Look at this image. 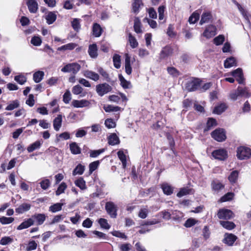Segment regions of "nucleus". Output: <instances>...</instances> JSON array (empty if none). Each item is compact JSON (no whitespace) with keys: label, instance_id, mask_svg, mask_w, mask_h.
Returning <instances> with one entry per match:
<instances>
[{"label":"nucleus","instance_id":"1a4fd4ad","mask_svg":"<svg viewBox=\"0 0 251 251\" xmlns=\"http://www.w3.org/2000/svg\"><path fill=\"white\" fill-rule=\"evenodd\" d=\"M231 75L234 77L239 84H244L245 79L243 76L242 70L241 68H238L231 72Z\"/></svg>","mask_w":251,"mask_h":251},{"label":"nucleus","instance_id":"5fc2aeb1","mask_svg":"<svg viewBox=\"0 0 251 251\" xmlns=\"http://www.w3.org/2000/svg\"><path fill=\"white\" fill-rule=\"evenodd\" d=\"M40 186L43 190H47L50 185V182L49 179L45 178L40 182Z\"/></svg>","mask_w":251,"mask_h":251},{"label":"nucleus","instance_id":"13d9d810","mask_svg":"<svg viewBox=\"0 0 251 251\" xmlns=\"http://www.w3.org/2000/svg\"><path fill=\"white\" fill-rule=\"evenodd\" d=\"M14 80L19 84L23 85L26 81V77L23 75H19L14 77Z\"/></svg>","mask_w":251,"mask_h":251},{"label":"nucleus","instance_id":"a19ab883","mask_svg":"<svg viewBox=\"0 0 251 251\" xmlns=\"http://www.w3.org/2000/svg\"><path fill=\"white\" fill-rule=\"evenodd\" d=\"M117 155L119 159L121 161L122 163L123 168H126V155L124 153V151L122 150L119 151L117 152Z\"/></svg>","mask_w":251,"mask_h":251},{"label":"nucleus","instance_id":"412c9836","mask_svg":"<svg viewBox=\"0 0 251 251\" xmlns=\"http://www.w3.org/2000/svg\"><path fill=\"white\" fill-rule=\"evenodd\" d=\"M91 57L95 58L98 56V49L96 44L90 45L88 50Z\"/></svg>","mask_w":251,"mask_h":251},{"label":"nucleus","instance_id":"f257e3e1","mask_svg":"<svg viewBox=\"0 0 251 251\" xmlns=\"http://www.w3.org/2000/svg\"><path fill=\"white\" fill-rule=\"evenodd\" d=\"M237 156L240 160L247 159L251 156V150L248 147L241 146L237 150Z\"/></svg>","mask_w":251,"mask_h":251},{"label":"nucleus","instance_id":"20e7f679","mask_svg":"<svg viewBox=\"0 0 251 251\" xmlns=\"http://www.w3.org/2000/svg\"><path fill=\"white\" fill-rule=\"evenodd\" d=\"M111 86L106 83L99 84L96 86V91L99 96L102 97L112 91Z\"/></svg>","mask_w":251,"mask_h":251},{"label":"nucleus","instance_id":"bf43d9fd","mask_svg":"<svg viewBox=\"0 0 251 251\" xmlns=\"http://www.w3.org/2000/svg\"><path fill=\"white\" fill-rule=\"evenodd\" d=\"M225 41V37L223 35H220L215 37L213 40L214 44L216 46L222 45Z\"/></svg>","mask_w":251,"mask_h":251},{"label":"nucleus","instance_id":"72a5a7b5","mask_svg":"<svg viewBox=\"0 0 251 251\" xmlns=\"http://www.w3.org/2000/svg\"><path fill=\"white\" fill-rule=\"evenodd\" d=\"M84 170L85 166L81 164H79L73 170V175L74 176L77 175H81L84 173Z\"/></svg>","mask_w":251,"mask_h":251},{"label":"nucleus","instance_id":"4c0bfd02","mask_svg":"<svg viewBox=\"0 0 251 251\" xmlns=\"http://www.w3.org/2000/svg\"><path fill=\"white\" fill-rule=\"evenodd\" d=\"M192 189L188 187H184L180 189L179 191L177 193L176 196L179 198H181L185 195L191 194L192 192Z\"/></svg>","mask_w":251,"mask_h":251},{"label":"nucleus","instance_id":"de8ad7c7","mask_svg":"<svg viewBox=\"0 0 251 251\" xmlns=\"http://www.w3.org/2000/svg\"><path fill=\"white\" fill-rule=\"evenodd\" d=\"M238 172L237 171H232L228 176L229 181L232 183H235L238 177Z\"/></svg>","mask_w":251,"mask_h":251},{"label":"nucleus","instance_id":"338daca9","mask_svg":"<svg viewBox=\"0 0 251 251\" xmlns=\"http://www.w3.org/2000/svg\"><path fill=\"white\" fill-rule=\"evenodd\" d=\"M100 164L99 161H96L91 163L89 164V172L91 174L93 172L96 170Z\"/></svg>","mask_w":251,"mask_h":251},{"label":"nucleus","instance_id":"680f3d73","mask_svg":"<svg viewBox=\"0 0 251 251\" xmlns=\"http://www.w3.org/2000/svg\"><path fill=\"white\" fill-rule=\"evenodd\" d=\"M237 90L238 91V93H239V94L240 95L241 97H249V93L247 91V88L246 87L242 88L241 87L239 86L237 88Z\"/></svg>","mask_w":251,"mask_h":251},{"label":"nucleus","instance_id":"dca6fc26","mask_svg":"<svg viewBox=\"0 0 251 251\" xmlns=\"http://www.w3.org/2000/svg\"><path fill=\"white\" fill-rule=\"evenodd\" d=\"M34 224V220L32 218H29L23 222L17 227L18 230H22L27 228Z\"/></svg>","mask_w":251,"mask_h":251},{"label":"nucleus","instance_id":"2eb2a0df","mask_svg":"<svg viewBox=\"0 0 251 251\" xmlns=\"http://www.w3.org/2000/svg\"><path fill=\"white\" fill-rule=\"evenodd\" d=\"M212 15L210 12H204L202 13L201 17V19L200 22L201 25H203L205 23H208L212 22Z\"/></svg>","mask_w":251,"mask_h":251},{"label":"nucleus","instance_id":"423d86ee","mask_svg":"<svg viewBox=\"0 0 251 251\" xmlns=\"http://www.w3.org/2000/svg\"><path fill=\"white\" fill-rule=\"evenodd\" d=\"M105 209L111 218H115L117 217L118 208L114 202L111 201L107 202L105 204Z\"/></svg>","mask_w":251,"mask_h":251},{"label":"nucleus","instance_id":"49530a36","mask_svg":"<svg viewBox=\"0 0 251 251\" xmlns=\"http://www.w3.org/2000/svg\"><path fill=\"white\" fill-rule=\"evenodd\" d=\"M67 187V184L66 183L63 182H62L58 186L57 190L55 192V194L56 196H59L60 194L64 193L65 190L66 189Z\"/></svg>","mask_w":251,"mask_h":251},{"label":"nucleus","instance_id":"4be33fe9","mask_svg":"<svg viewBox=\"0 0 251 251\" xmlns=\"http://www.w3.org/2000/svg\"><path fill=\"white\" fill-rule=\"evenodd\" d=\"M108 143L109 145L114 146L119 144L120 140L115 133H112L108 137Z\"/></svg>","mask_w":251,"mask_h":251},{"label":"nucleus","instance_id":"f8f14e48","mask_svg":"<svg viewBox=\"0 0 251 251\" xmlns=\"http://www.w3.org/2000/svg\"><path fill=\"white\" fill-rule=\"evenodd\" d=\"M90 102L86 100H73L72 102V105L75 108H83L89 106Z\"/></svg>","mask_w":251,"mask_h":251},{"label":"nucleus","instance_id":"4468645a","mask_svg":"<svg viewBox=\"0 0 251 251\" xmlns=\"http://www.w3.org/2000/svg\"><path fill=\"white\" fill-rule=\"evenodd\" d=\"M62 118L61 114H58L53 120V128L56 131H59L62 126Z\"/></svg>","mask_w":251,"mask_h":251},{"label":"nucleus","instance_id":"e2e57ef3","mask_svg":"<svg viewBox=\"0 0 251 251\" xmlns=\"http://www.w3.org/2000/svg\"><path fill=\"white\" fill-rule=\"evenodd\" d=\"M104 124L108 128H114L116 126V123L112 119H107L105 121Z\"/></svg>","mask_w":251,"mask_h":251},{"label":"nucleus","instance_id":"a878e982","mask_svg":"<svg viewBox=\"0 0 251 251\" xmlns=\"http://www.w3.org/2000/svg\"><path fill=\"white\" fill-rule=\"evenodd\" d=\"M119 77L121 85L123 88L130 89L132 88V86L130 81L126 80L122 75H119Z\"/></svg>","mask_w":251,"mask_h":251},{"label":"nucleus","instance_id":"7ed1b4c3","mask_svg":"<svg viewBox=\"0 0 251 251\" xmlns=\"http://www.w3.org/2000/svg\"><path fill=\"white\" fill-rule=\"evenodd\" d=\"M80 68V65L77 63H69L61 69V71L64 73H72L75 75L79 71Z\"/></svg>","mask_w":251,"mask_h":251},{"label":"nucleus","instance_id":"c756f323","mask_svg":"<svg viewBox=\"0 0 251 251\" xmlns=\"http://www.w3.org/2000/svg\"><path fill=\"white\" fill-rule=\"evenodd\" d=\"M93 33L95 37H100L102 33V28L100 25L95 23L93 26Z\"/></svg>","mask_w":251,"mask_h":251},{"label":"nucleus","instance_id":"69168bd1","mask_svg":"<svg viewBox=\"0 0 251 251\" xmlns=\"http://www.w3.org/2000/svg\"><path fill=\"white\" fill-rule=\"evenodd\" d=\"M233 196L234 194L233 193H227L221 198V201L222 202H225L226 201H230L232 199Z\"/></svg>","mask_w":251,"mask_h":251},{"label":"nucleus","instance_id":"6e6552de","mask_svg":"<svg viewBox=\"0 0 251 251\" xmlns=\"http://www.w3.org/2000/svg\"><path fill=\"white\" fill-rule=\"evenodd\" d=\"M212 156L217 159L224 160L227 157V151L224 149L215 150L212 152Z\"/></svg>","mask_w":251,"mask_h":251},{"label":"nucleus","instance_id":"0e129e2a","mask_svg":"<svg viewBox=\"0 0 251 251\" xmlns=\"http://www.w3.org/2000/svg\"><path fill=\"white\" fill-rule=\"evenodd\" d=\"M71 94L69 90H66L63 96V100L65 103H68L71 100Z\"/></svg>","mask_w":251,"mask_h":251},{"label":"nucleus","instance_id":"052dcab7","mask_svg":"<svg viewBox=\"0 0 251 251\" xmlns=\"http://www.w3.org/2000/svg\"><path fill=\"white\" fill-rule=\"evenodd\" d=\"M104 110L106 112H110L112 111H118L120 110L121 108L119 106H114L111 105H108L103 107Z\"/></svg>","mask_w":251,"mask_h":251},{"label":"nucleus","instance_id":"f3484780","mask_svg":"<svg viewBox=\"0 0 251 251\" xmlns=\"http://www.w3.org/2000/svg\"><path fill=\"white\" fill-rule=\"evenodd\" d=\"M27 5L30 12L35 13L38 10V3L35 0H28Z\"/></svg>","mask_w":251,"mask_h":251},{"label":"nucleus","instance_id":"7c9ffc66","mask_svg":"<svg viewBox=\"0 0 251 251\" xmlns=\"http://www.w3.org/2000/svg\"><path fill=\"white\" fill-rule=\"evenodd\" d=\"M236 65L235 59L233 57L227 58L224 62V66L226 68H229Z\"/></svg>","mask_w":251,"mask_h":251},{"label":"nucleus","instance_id":"bb28decb","mask_svg":"<svg viewBox=\"0 0 251 251\" xmlns=\"http://www.w3.org/2000/svg\"><path fill=\"white\" fill-rule=\"evenodd\" d=\"M134 30L137 33H141L143 32L141 28V23L138 17H135L134 20Z\"/></svg>","mask_w":251,"mask_h":251},{"label":"nucleus","instance_id":"a211bd4d","mask_svg":"<svg viewBox=\"0 0 251 251\" xmlns=\"http://www.w3.org/2000/svg\"><path fill=\"white\" fill-rule=\"evenodd\" d=\"M46 218L47 216L45 214H35L32 216V219H34L38 225H42Z\"/></svg>","mask_w":251,"mask_h":251},{"label":"nucleus","instance_id":"8fccbe9b","mask_svg":"<svg viewBox=\"0 0 251 251\" xmlns=\"http://www.w3.org/2000/svg\"><path fill=\"white\" fill-rule=\"evenodd\" d=\"M19 101L18 100H15L9 103L5 108V109L6 110H12L16 108L19 107Z\"/></svg>","mask_w":251,"mask_h":251},{"label":"nucleus","instance_id":"603ef678","mask_svg":"<svg viewBox=\"0 0 251 251\" xmlns=\"http://www.w3.org/2000/svg\"><path fill=\"white\" fill-rule=\"evenodd\" d=\"M212 187L214 190L219 191L221 189L224 188V185L218 181H214L212 183Z\"/></svg>","mask_w":251,"mask_h":251},{"label":"nucleus","instance_id":"6e6d98bb","mask_svg":"<svg viewBox=\"0 0 251 251\" xmlns=\"http://www.w3.org/2000/svg\"><path fill=\"white\" fill-rule=\"evenodd\" d=\"M14 220L13 217H6L4 216L0 218V223L2 225L9 224Z\"/></svg>","mask_w":251,"mask_h":251},{"label":"nucleus","instance_id":"9d476101","mask_svg":"<svg viewBox=\"0 0 251 251\" xmlns=\"http://www.w3.org/2000/svg\"><path fill=\"white\" fill-rule=\"evenodd\" d=\"M216 34V28L215 26L210 25L207 26L202 35L207 39H209L213 37Z\"/></svg>","mask_w":251,"mask_h":251},{"label":"nucleus","instance_id":"f03ea898","mask_svg":"<svg viewBox=\"0 0 251 251\" xmlns=\"http://www.w3.org/2000/svg\"><path fill=\"white\" fill-rule=\"evenodd\" d=\"M201 81L198 78H192L185 83V89L189 91H195L199 89L201 85Z\"/></svg>","mask_w":251,"mask_h":251},{"label":"nucleus","instance_id":"a18cd8bd","mask_svg":"<svg viewBox=\"0 0 251 251\" xmlns=\"http://www.w3.org/2000/svg\"><path fill=\"white\" fill-rule=\"evenodd\" d=\"M113 61L114 67L119 69L121 67V56L117 54H115L113 55Z\"/></svg>","mask_w":251,"mask_h":251},{"label":"nucleus","instance_id":"774afa93","mask_svg":"<svg viewBox=\"0 0 251 251\" xmlns=\"http://www.w3.org/2000/svg\"><path fill=\"white\" fill-rule=\"evenodd\" d=\"M168 73L173 76H177L179 75V72L174 67H171L167 68Z\"/></svg>","mask_w":251,"mask_h":251},{"label":"nucleus","instance_id":"3c124183","mask_svg":"<svg viewBox=\"0 0 251 251\" xmlns=\"http://www.w3.org/2000/svg\"><path fill=\"white\" fill-rule=\"evenodd\" d=\"M99 224L100 225L101 228L109 229L110 228V226L107 222L106 219L104 218H100L98 221Z\"/></svg>","mask_w":251,"mask_h":251},{"label":"nucleus","instance_id":"c03bdc74","mask_svg":"<svg viewBox=\"0 0 251 251\" xmlns=\"http://www.w3.org/2000/svg\"><path fill=\"white\" fill-rule=\"evenodd\" d=\"M142 5V1L141 0H134L132 3V11L135 13H137L139 12V8Z\"/></svg>","mask_w":251,"mask_h":251},{"label":"nucleus","instance_id":"aec40b11","mask_svg":"<svg viewBox=\"0 0 251 251\" xmlns=\"http://www.w3.org/2000/svg\"><path fill=\"white\" fill-rule=\"evenodd\" d=\"M125 71L126 73L128 75H130L132 73L130 57L127 53L125 55Z\"/></svg>","mask_w":251,"mask_h":251},{"label":"nucleus","instance_id":"9b49d317","mask_svg":"<svg viewBox=\"0 0 251 251\" xmlns=\"http://www.w3.org/2000/svg\"><path fill=\"white\" fill-rule=\"evenodd\" d=\"M82 74L86 78L95 81H97L100 79L99 75L92 71L85 70L83 72Z\"/></svg>","mask_w":251,"mask_h":251},{"label":"nucleus","instance_id":"0eeeda50","mask_svg":"<svg viewBox=\"0 0 251 251\" xmlns=\"http://www.w3.org/2000/svg\"><path fill=\"white\" fill-rule=\"evenodd\" d=\"M234 216V213L231 210L225 208L220 209L217 213V216L220 219L229 220Z\"/></svg>","mask_w":251,"mask_h":251},{"label":"nucleus","instance_id":"5701e85b","mask_svg":"<svg viewBox=\"0 0 251 251\" xmlns=\"http://www.w3.org/2000/svg\"><path fill=\"white\" fill-rule=\"evenodd\" d=\"M70 150L73 154H78L81 153V149L76 142H72L70 144Z\"/></svg>","mask_w":251,"mask_h":251},{"label":"nucleus","instance_id":"09e8293b","mask_svg":"<svg viewBox=\"0 0 251 251\" xmlns=\"http://www.w3.org/2000/svg\"><path fill=\"white\" fill-rule=\"evenodd\" d=\"M226 108V105L225 104L222 103L220 105L215 107L213 113L217 114H220L222 112H223Z\"/></svg>","mask_w":251,"mask_h":251},{"label":"nucleus","instance_id":"39448f33","mask_svg":"<svg viewBox=\"0 0 251 251\" xmlns=\"http://www.w3.org/2000/svg\"><path fill=\"white\" fill-rule=\"evenodd\" d=\"M212 137L218 142H223L226 139V132L223 128H217L211 132Z\"/></svg>","mask_w":251,"mask_h":251},{"label":"nucleus","instance_id":"b1692460","mask_svg":"<svg viewBox=\"0 0 251 251\" xmlns=\"http://www.w3.org/2000/svg\"><path fill=\"white\" fill-rule=\"evenodd\" d=\"M42 144V142L41 141L37 140L28 146L27 148V150L28 152H31L34 151L39 149Z\"/></svg>","mask_w":251,"mask_h":251},{"label":"nucleus","instance_id":"e433bc0d","mask_svg":"<svg viewBox=\"0 0 251 251\" xmlns=\"http://www.w3.org/2000/svg\"><path fill=\"white\" fill-rule=\"evenodd\" d=\"M56 19V15L54 12H50L46 16V20L49 25L52 24Z\"/></svg>","mask_w":251,"mask_h":251},{"label":"nucleus","instance_id":"4d7b16f0","mask_svg":"<svg viewBox=\"0 0 251 251\" xmlns=\"http://www.w3.org/2000/svg\"><path fill=\"white\" fill-rule=\"evenodd\" d=\"M199 17V14L195 12L189 17V22L190 24H195L198 21Z\"/></svg>","mask_w":251,"mask_h":251},{"label":"nucleus","instance_id":"79ce46f5","mask_svg":"<svg viewBox=\"0 0 251 251\" xmlns=\"http://www.w3.org/2000/svg\"><path fill=\"white\" fill-rule=\"evenodd\" d=\"M128 42L132 49L136 48L138 46V43L136 38L131 33L128 34Z\"/></svg>","mask_w":251,"mask_h":251},{"label":"nucleus","instance_id":"2f4dec72","mask_svg":"<svg viewBox=\"0 0 251 251\" xmlns=\"http://www.w3.org/2000/svg\"><path fill=\"white\" fill-rule=\"evenodd\" d=\"M75 185L81 190H84L87 188L85 181L82 177H79L75 181Z\"/></svg>","mask_w":251,"mask_h":251},{"label":"nucleus","instance_id":"473e14b6","mask_svg":"<svg viewBox=\"0 0 251 251\" xmlns=\"http://www.w3.org/2000/svg\"><path fill=\"white\" fill-rule=\"evenodd\" d=\"M44 76V72L38 71L33 74V79L35 82L39 83L43 79Z\"/></svg>","mask_w":251,"mask_h":251},{"label":"nucleus","instance_id":"c9c22d12","mask_svg":"<svg viewBox=\"0 0 251 251\" xmlns=\"http://www.w3.org/2000/svg\"><path fill=\"white\" fill-rule=\"evenodd\" d=\"M233 2L237 6L238 10L241 13L242 15L244 17V18L247 21L248 23H250L248 16L247 15V12L236 0H233Z\"/></svg>","mask_w":251,"mask_h":251},{"label":"nucleus","instance_id":"ddd939ff","mask_svg":"<svg viewBox=\"0 0 251 251\" xmlns=\"http://www.w3.org/2000/svg\"><path fill=\"white\" fill-rule=\"evenodd\" d=\"M237 239V236L232 233H226L223 242L228 246H231Z\"/></svg>","mask_w":251,"mask_h":251},{"label":"nucleus","instance_id":"393cba45","mask_svg":"<svg viewBox=\"0 0 251 251\" xmlns=\"http://www.w3.org/2000/svg\"><path fill=\"white\" fill-rule=\"evenodd\" d=\"M220 224L224 228L229 230L234 228L236 226L233 222L228 221H221Z\"/></svg>","mask_w":251,"mask_h":251},{"label":"nucleus","instance_id":"cd10ccee","mask_svg":"<svg viewBox=\"0 0 251 251\" xmlns=\"http://www.w3.org/2000/svg\"><path fill=\"white\" fill-rule=\"evenodd\" d=\"M83 88L79 85H76L72 88V92L75 95H80V96L84 97L86 93H82Z\"/></svg>","mask_w":251,"mask_h":251},{"label":"nucleus","instance_id":"58836bf2","mask_svg":"<svg viewBox=\"0 0 251 251\" xmlns=\"http://www.w3.org/2000/svg\"><path fill=\"white\" fill-rule=\"evenodd\" d=\"M76 47V44L73 43H70L67 44H66L65 45H63L60 47H59L57 49L58 50L61 51V50H72L74 49Z\"/></svg>","mask_w":251,"mask_h":251},{"label":"nucleus","instance_id":"37998d69","mask_svg":"<svg viewBox=\"0 0 251 251\" xmlns=\"http://www.w3.org/2000/svg\"><path fill=\"white\" fill-rule=\"evenodd\" d=\"M217 125L216 121L213 118H210L208 119L206 127L204 129V131H208L211 129V127L215 126Z\"/></svg>","mask_w":251,"mask_h":251},{"label":"nucleus","instance_id":"c85d7f7f","mask_svg":"<svg viewBox=\"0 0 251 251\" xmlns=\"http://www.w3.org/2000/svg\"><path fill=\"white\" fill-rule=\"evenodd\" d=\"M161 188L165 195H170L173 193V188L167 183L162 184Z\"/></svg>","mask_w":251,"mask_h":251},{"label":"nucleus","instance_id":"6ab92c4d","mask_svg":"<svg viewBox=\"0 0 251 251\" xmlns=\"http://www.w3.org/2000/svg\"><path fill=\"white\" fill-rule=\"evenodd\" d=\"M31 204L30 203H23L19 205V206L16 208V212L19 214L23 213L25 212L28 211L31 208Z\"/></svg>","mask_w":251,"mask_h":251},{"label":"nucleus","instance_id":"ea45409f","mask_svg":"<svg viewBox=\"0 0 251 251\" xmlns=\"http://www.w3.org/2000/svg\"><path fill=\"white\" fill-rule=\"evenodd\" d=\"M63 205V203H56L50 206L49 211L52 213L61 211Z\"/></svg>","mask_w":251,"mask_h":251},{"label":"nucleus","instance_id":"f704fd0d","mask_svg":"<svg viewBox=\"0 0 251 251\" xmlns=\"http://www.w3.org/2000/svg\"><path fill=\"white\" fill-rule=\"evenodd\" d=\"M173 53V50L170 47H166L163 49L160 53V57L164 58L170 55Z\"/></svg>","mask_w":251,"mask_h":251},{"label":"nucleus","instance_id":"864d4df0","mask_svg":"<svg viewBox=\"0 0 251 251\" xmlns=\"http://www.w3.org/2000/svg\"><path fill=\"white\" fill-rule=\"evenodd\" d=\"M105 151V149H101L98 150H91L90 151V156L95 158Z\"/></svg>","mask_w":251,"mask_h":251}]
</instances>
